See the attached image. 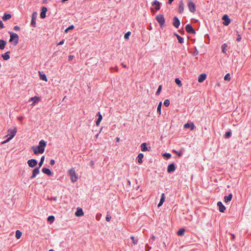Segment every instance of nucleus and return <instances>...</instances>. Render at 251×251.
Wrapping results in <instances>:
<instances>
[{
  "label": "nucleus",
  "instance_id": "nucleus-56",
  "mask_svg": "<svg viewBox=\"0 0 251 251\" xmlns=\"http://www.w3.org/2000/svg\"><path fill=\"white\" fill-rule=\"evenodd\" d=\"M4 27L3 24L1 21H0V28H2Z\"/></svg>",
  "mask_w": 251,
  "mask_h": 251
},
{
  "label": "nucleus",
  "instance_id": "nucleus-59",
  "mask_svg": "<svg viewBox=\"0 0 251 251\" xmlns=\"http://www.w3.org/2000/svg\"><path fill=\"white\" fill-rule=\"evenodd\" d=\"M50 200L56 201L57 200L56 197H51L50 199Z\"/></svg>",
  "mask_w": 251,
  "mask_h": 251
},
{
  "label": "nucleus",
  "instance_id": "nucleus-36",
  "mask_svg": "<svg viewBox=\"0 0 251 251\" xmlns=\"http://www.w3.org/2000/svg\"><path fill=\"white\" fill-rule=\"evenodd\" d=\"M196 31L192 26L189 24V34H195Z\"/></svg>",
  "mask_w": 251,
  "mask_h": 251
},
{
  "label": "nucleus",
  "instance_id": "nucleus-44",
  "mask_svg": "<svg viewBox=\"0 0 251 251\" xmlns=\"http://www.w3.org/2000/svg\"><path fill=\"white\" fill-rule=\"evenodd\" d=\"M131 239L132 241V243L134 244V245H137V243H138V240L137 239H135L134 237V236H131Z\"/></svg>",
  "mask_w": 251,
  "mask_h": 251
},
{
  "label": "nucleus",
  "instance_id": "nucleus-5",
  "mask_svg": "<svg viewBox=\"0 0 251 251\" xmlns=\"http://www.w3.org/2000/svg\"><path fill=\"white\" fill-rule=\"evenodd\" d=\"M38 14L36 12H34L32 14V18L31 21V25L32 27H36V20Z\"/></svg>",
  "mask_w": 251,
  "mask_h": 251
},
{
  "label": "nucleus",
  "instance_id": "nucleus-48",
  "mask_svg": "<svg viewBox=\"0 0 251 251\" xmlns=\"http://www.w3.org/2000/svg\"><path fill=\"white\" fill-rule=\"evenodd\" d=\"M195 128V125L192 122H189V128L191 130H193Z\"/></svg>",
  "mask_w": 251,
  "mask_h": 251
},
{
  "label": "nucleus",
  "instance_id": "nucleus-1",
  "mask_svg": "<svg viewBox=\"0 0 251 251\" xmlns=\"http://www.w3.org/2000/svg\"><path fill=\"white\" fill-rule=\"evenodd\" d=\"M47 142L43 140L40 141L37 146L31 147V149L35 154L43 153L45 151V148L46 146Z\"/></svg>",
  "mask_w": 251,
  "mask_h": 251
},
{
  "label": "nucleus",
  "instance_id": "nucleus-19",
  "mask_svg": "<svg viewBox=\"0 0 251 251\" xmlns=\"http://www.w3.org/2000/svg\"><path fill=\"white\" fill-rule=\"evenodd\" d=\"M206 78V75L205 74H201L198 77V81L200 83L202 82Z\"/></svg>",
  "mask_w": 251,
  "mask_h": 251
},
{
  "label": "nucleus",
  "instance_id": "nucleus-52",
  "mask_svg": "<svg viewBox=\"0 0 251 251\" xmlns=\"http://www.w3.org/2000/svg\"><path fill=\"white\" fill-rule=\"evenodd\" d=\"M74 55H70L69 56H68V59L69 61H71L73 60V59L74 58Z\"/></svg>",
  "mask_w": 251,
  "mask_h": 251
},
{
  "label": "nucleus",
  "instance_id": "nucleus-61",
  "mask_svg": "<svg viewBox=\"0 0 251 251\" xmlns=\"http://www.w3.org/2000/svg\"><path fill=\"white\" fill-rule=\"evenodd\" d=\"M146 247H148V248H147V249H146V251H149L150 250V249H151V248L148 246V244L146 245Z\"/></svg>",
  "mask_w": 251,
  "mask_h": 251
},
{
  "label": "nucleus",
  "instance_id": "nucleus-17",
  "mask_svg": "<svg viewBox=\"0 0 251 251\" xmlns=\"http://www.w3.org/2000/svg\"><path fill=\"white\" fill-rule=\"evenodd\" d=\"M42 171L43 173L47 174L49 176H51L52 175V173L48 168H43L42 170Z\"/></svg>",
  "mask_w": 251,
  "mask_h": 251
},
{
  "label": "nucleus",
  "instance_id": "nucleus-16",
  "mask_svg": "<svg viewBox=\"0 0 251 251\" xmlns=\"http://www.w3.org/2000/svg\"><path fill=\"white\" fill-rule=\"evenodd\" d=\"M141 150L142 151H150L151 147H149V149L147 147V144L146 143H143L141 145Z\"/></svg>",
  "mask_w": 251,
  "mask_h": 251
},
{
  "label": "nucleus",
  "instance_id": "nucleus-30",
  "mask_svg": "<svg viewBox=\"0 0 251 251\" xmlns=\"http://www.w3.org/2000/svg\"><path fill=\"white\" fill-rule=\"evenodd\" d=\"M39 75H40V79L42 80H44L47 81V78L45 74H42L40 72H39Z\"/></svg>",
  "mask_w": 251,
  "mask_h": 251
},
{
  "label": "nucleus",
  "instance_id": "nucleus-21",
  "mask_svg": "<svg viewBox=\"0 0 251 251\" xmlns=\"http://www.w3.org/2000/svg\"><path fill=\"white\" fill-rule=\"evenodd\" d=\"M144 157V154L142 153H140L137 157V162L139 164H141L143 163V161H142V159Z\"/></svg>",
  "mask_w": 251,
  "mask_h": 251
},
{
  "label": "nucleus",
  "instance_id": "nucleus-18",
  "mask_svg": "<svg viewBox=\"0 0 251 251\" xmlns=\"http://www.w3.org/2000/svg\"><path fill=\"white\" fill-rule=\"evenodd\" d=\"M84 213L83 212L82 209L80 207H78L77 208V210L75 213V215L77 217L81 216L83 215Z\"/></svg>",
  "mask_w": 251,
  "mask_h": 251
},
{
  "label": "nucleus",
  "instance_id": "nucleus-51",
  "mask_svg": "<svg viewBox=\"0 0 251 251\" xmlns=\"http://www.w3.org/2000/svg\"><path fill=\"white\" fill-rule=\"evenodd\" d=\"M13 29L15 31H19L20 29V27L18 25H15L14 26Z\"/></svg>",
  "mask_w": 251,
  "mask_h": 251
},
{
  "label": "nucleus",
  "instance_id": "nucleus-55",
  "mask_svg": "<svg viewBox=\"0 0 251 251\" xmlns=\"http://www.w3.org/2000/svg\"><path fill=\"white\" fill-rule=\"evenodd\" d=\"M64 43V40H62V41H60L58 44L57 45H62Z\"/></svg>",
  "mask_w": 251,
  "mask_h": 251
},
{
  "label": "nucleus",
  "instance_id": "nucleus-10",
  "mask_svg": "<svg viewBox=\"0 0 251 251\" xmlns=\"http://www.w3.org/2000/svg\"><path fill=\"white\" fill-rule=\"evenodd\" d=\"M196 11V7L195 4L192 1H189V11L192 13H195Z\"/></svg>",
  "mask_w": 251,
  "mask_h": 251
},
{
  "label": "nucleus",
  "instance_id": "nucleus-64",
  "mask_svg": "<svg viewBox=\"0 0 251 251\" xmlns=\"http://www.w3.org/2000/svg\"><path fill=\"white\" fill-rule=\"evenodd\" d=\"M151 239L152 240V241H154V239H155V236L154 235H152V237H151Z\"/></svg>",
  "mask_w": 251,
  "mask_h": 251
},
{
  "label": "nucleus",
  "instance_id": "nucleus-32",
  "mask_svg": "<svg viewBox=\"0 0 251 251\" xmlns=\"http://www.w3.org/2000/svg\"><path fill=\"white\" fill-rule=\"evenodd\" d=\"M54 220H55L54 216H52V215L49 216L48 218V221L50 224H51L52 223H53L54 222Z\"/></svg>",
  "mask_w": 251,
  "mask_h": 251
},
{
  "label": "nucleus",
  "instance_id": "nucleus-53",
  "mask_svg": "<svg viewBox=\"0 0 251 251\" xmlns=\"http://www.w3.org/2000/svg\"><path fill=\"white\" fill-rule=\"evenodd\" d=\"M241 40V36L240 35H238L236 40L237 41H240Z\"/></svg>",
  "mask_w": 251,
  "mask_h": 251
},
{
  "label": "nucleus",
  "instance_id": "nucleus-49",
  "mask_svg": "<svg viewBox=\"0 0 251 251\" xmlns=\"http://www.w3.org/2000/svg\"><path fill=\"white\" fill-rule=\"evenodd\" d=\"M111 218V217L110 215L107 214L106 216V221L107 222L110 221V219Z\"/></svg>",
  "mask_w": 251,
  "mask_h": 251
},
{
  "label": "nucleus",
  "instance_id": "nucleus-29",
  "mask_svg": "<svg viewBox=\"0 0 251 251\" xmlns=\"http://www.w3.org/2000/svg\"><path fill=\"white\" fill-rule=\"evenodd\" d=\"M40 100V98L38 97H34L30 98V101H32L33 103H36Z\"/></svg>",
  "mask_w": 251,
  "mask_h": 251
},
{
  "label": "nucleus",
  "instance_id": "nucleus-54",
  "mask_svg": "<svg viewBox=\"0 0 251 251\" xmlns=\"http://www.w3.org/2000/svg\"><path fill=\"white\" fill-rule=\"evenodd\" d=\"M50 164L51 165H53L55 164V161L54 159H51Z\"/></svg>",
  "mask_w": 251,
  "mask_h": 251
},
{
  "label": "nucleus",
  "instance_id": "nucleus-20",
  "mask_svg": "<svg viewBox=\"0 0 251 251\" xmlns=\"http://www.w3.org/2000/svg\"><path fill=\"white\" fill-rule=\"evenodd\" d=\"M97 115L98 116V118L96 122V125L97 126H99L100 122L102 120V116L100 112L97 113Z\"/></svg>",
  "mask_w": 251,
  "mask_h": 251
},
{
  "label": "nucleus",
  "instance_id": "nucleus-63",
  "mask_svg": "<svg viewBox=\"0 0 251 251\" xmlns=\"http://www.w3.org/2000/svg\"><path fill=\"white\" fill-rule=\"evenodd\" d=\"M122 66L124 67V68H127V66L126 65L124 64L123 63L122 64Z\"/></svg>",
  "mask_w": 251,
  "mask_h": 251
},
{
  "label": "nucleus",
  "instance_id": "nucleus-33",
  "mask_svg": "<svg viewBox=\"0 0 251 251\" xmlns=\"http://www.w3.org/2000/svg\"><path fill=\"white\" fill-rule=\"evenodd\" d=\"M227 45L226 43L223 44L222 46V52L224 53H226V48L227 47Z\"/></svg>",
  "mask_w": 251,
  "mask_h": 251
},
{
  "label": "nucleus",
  "instance_id": "nucleus-23",
  "mask_svg": "<svg viewBox=\"0 0 251 251\" xmlns=\"http://www.w3.org/2000/svg\"><path fill=\"white\" fill-rule=\"evenodd\" d=\"M10 52L9 51H8L5 53L2 54V57L4 60H7L10 58V55L9 54Z\"/></svg>",
  "mask_w": 251,
  "mask_h": 251
},
{
  "label": "nucleus",
  "instance_id": "nucleus-6",
  "mask_svg": "<svg viewBox=\"0 0 251 251\" xmlns=\"http://www.w3.org/2000/svg\"><path fill=\"white\" fill-rule=\"evenodd\" d=\"M180 23L178 18L175 16L173 20V25L176 28H178L180 25Z\"/></svg>",
  "mask_w": 251,
  "mask_h": 251
},
{
  "label": "nucleus",
  "instance_id": "nucleus-12",
  "mask_svg": "<svg viewBox=\"0 0 251 251\" xmlns=\"http://www.w3.org/2000/svg\"><path fill=\"white\" fill-rule=\"evenodd\" d=\"M47 11V8L46 7H43L41 9V12L40 13V17L41 19H44L46 17V12Z\"/></svg>",
  "mask_w": 251,
  "mask_h": 251
},
{
  "label": "nucleus",
  "instance_id": "nucleus-39",
  "mask_svg": "<svg viewBox=\"0 0 251 251\" xmlns=\"http://www.w3.org/2000/svg\"><path fill=\"white\" fill-rule=\"evenodd\" d=\"M175 82L179 87L182 86L181 81V80L178 78H176L175 79Z\"/></svg>",
  "mask_w": 251,
  "mask_h": 251
},
{
  "label": "nucleus",
  "instance_id": "nucleus-43",
  "mask_svg": "<svg viewBox=\"0 0 251 251\" xmlns=\"http://www.w3.org/2000/svg\"><path fill=\"white\" fill-rule=\"evenodd\" d=\"M131 34V32H129V31H128L127 32H126L125 35H124V38L126 40H127L129 39V37L130 36V35Z\"/></svg>",
  "mask_w": 251,
  "mask_h": 251
},
{
  "label": "nucleus",
  "instance_id": "nucleus-38",
  "mask_svg": "<svg viewBox=\"0 0 251 251\" xmlns=\"http://www.w3.org/2000/svg\"><path fill=\"white\" fill-rule=\"evenodd\" d=\"M44 159H45V156H42L41 158V159H40V161L39 163V168L41 167V166H42V165L44 163Z\"/></svg>",
  "mask_w": 251,
  "mask_h": 251
},
{
  "label": "nucleus",
  "instance_id": "nucleus-50",
  "mask_svg": "<svg viewBox=\"0 0 251 251\" xmlns=\"http://www.w3.org/2000/svg\"><path fill=\"white\" fill-rule=\"evenodd\" d=\"M12 139H10V137H9L6 140H4V141L2 142V144H4L6 143L7 142H9L10 140Z\"/></svg>",
  "mask_w": 251,
  "mask_h": 251
},
{
  "label": "nucleus",
  "instance_id": "nucleus-34",
  "mask_svg": "<svg viewBox=\"0 0 251 251\" xmlns=\"http://www.w3.org/2000/svg\"><path fill=\"white\" fill-rule=\"evenodd\" d=\"M161 106H162V102L160 101L158 106H157V113L160 115L161 114Z\"/></svg>",
  "mask_w": 251,
  "mask_h": 251
},
{
  "label": "nucleus",
  "instance_id": "nucleus-25",
  "mask_svg": "<svg viewBox=\"0 0 251 251\" xmlns=\"http://www.w3.org/2000/svg\"><path fill=\"white\" fill-rule=\"evenodd\" d=\"M6 44V42L4 40H0V49L3 50L5 48V46Z\"/></svg>",
  "mask_w": 251,
  "mask_h": 251
},
{
  "label": "nucleus",
  "instance_id": "nucleus-14",
  "mask_svg": "<svg viewBox=\"0 0 251 251\" xmlns=\"http://www.w3.org/2000/svg\"><path fill=\"white\" fill-rule=\"evenodd\" d=\"M152 6H154L156 10H159L160 9V3L157 0H155L152 2Z\"/></svg>",
  "mask_w": 251,
  "mask_h": 251
},
{
  "label": "nucleus",
  "instance_id": "nucleus-28",
  "mask_svg": "<svg viewBox=\"0 0 251 251\" xmlns=\"http://www.w3.org/2000/svg\"><path fill=\"white\" fill-rule=\"evenodd\" d=\"M11 15L10 14H6L5 13L2 17V19L3 21H6L11 18Z\"/></svg>",
  "mask_w": 251,
  "mask_h": 251
},
{
  "label": "nucleus",
  "instance_id": "nucleus-45",
  "mask_svg": "<svg viewBox=\"0 0 251 251\" xmlns=\"http://www.w3.org/2000/svg\"><path fill=\"white\" fill-rule=\"evenodd\" d=\"M161 89H162V86L161 85H159L158 89H157V90L156 92V95H159L161 91Z\"/></svg>",
  "mask_w": 251,
  "mask_h": 251
},
{
  "label": "nucleus",
  "instance_id": "nucleus-26",
  "mask_svg": "<svg viewBox=\"0 0 251 251\" xmlns=\"http://www.w3.org/2000/svg\"><path fill=\"white\" fill-rule=\"evenodd\" d=\"M183 6H184V4H183V3L182 2V1H180L179 3L178 10V12L179 13H181L182 12H183V10H184Z\"/></svg>",
  "mask_w": 251,
  "mask_h": 251
},
{
  "label": "nucleus",
  "instance_id": "nucleus-8",
  "mask_svg": "<svg viewBox=\"0 0 251 251\" xmlns=\"http://www.w3.org/2000/svg\"><path fill=\"white\" fill-rule=\"evenodd\" d=\"M27 164L30 167L33 168L37 164V161L35 159H29L27 161Z\"/></svg>",
  "mask_w": 251,
  "mask_h": 251
},
{
  "label": "nucleus",
  "instance_id": "nucleus-31",
  "mask_svg": "<svg viewBox=\"0 0 251 251\" xmlns=\"http://www.w3.org/2000/svg\"><path fill=\"white\" fill-rule=\"evenodd\" d=\"M185 229L184 228H180L179 229L177 232V234L178 235V236H182L184 235V233L185 232Z\"/></svg>",
  "mask_w": 251,
  "mask_h": 251
},
{
  "label": "nucleus",
  "instance_id": "nucleus-57",
  "mask_svg": "<svg viewBox=\"0 0 251 251\" xmlns=\"http://www.w3.org/2000/svg\"><path fill=\"white\" fill-rule=\"evenodd\" d=\"M184 127L185 128H188V126H189L188 122H187L186 124H185L184 125Z\"/></svg>",
  "mask_w": 251,
  "mask_h": 251
},
{
  "label": "nucleus",
  "instance_id": "nucleus-27",
  "mask_svg": "<svg viewBox=\"0 0 251 251\" xmlns=\"http://www.w3.org/2000/svg\"><path fill=\"white\" fill-rule=\"evenodd\" d=\"M174 35L177 37V39L178 41V42L180 44H182L184 42V39L182 37L180 36L178 34L176 33H174Z\"/></svg>",
  "mask_w": 251,
  "mask_h": 251
},
{
  "label": "nucleus",
  "instance_id": "nucleus-2",
  "mask_svg": "<svg viewBox=\"0 0 251 251\" xmlns=\"http://www.w3.org/2000/svg\"><path fill=\"white\" fill-rule=\"evenodd\" d=\"M10 35L9 42H13V45L14 46H16L18 44L19 42V37L17 34L9 32Z\"/></svg>",
  "mask_w": 251,
  "mask_h": 251
},
{
  "label": "nucleus",
  "instance_id": "nucleus-22",
  "mask_svg": "<svg viewBox=\"0 0 251 251\" xmlns=\"http://www.w3.org/2000/svg\"><path fill=\"white\" fill-rule=\"evenodd\" d=\"M232 198V194H229L228 196H226L224 197V200L225 202L227 203L229 201H230Z\"/></svg>",
  "mask_w": 251,
  "mask_h": 251
},
{
  "label": "nucleus",
  "instance_id": "nucleus-46",
  "mask_svg": "<svg viewBox=\"0 0 251 251\" xmlns=\"http://www.w3.org/2000/svg\"><path fill=\"white\" fill-rule=\"evenodd\" d=\"M224 79L225 80H227V81H229V80H230V77L229 74L228 73V74L226 75L224 77Z\"/></svg>",
  "mask_w": 251,
  "mask_h": 251
},
{
  "label": "nucleus",
  "instance_id": "nucleus-60",
  "mask_svg": "<svg viewBox=\"0 0 251 251\" xmlns=\"http://www.w3.org/2000/svg\"><path fill=\"white\" fill-rule=\"evenodd\" d=\"M174 0H168V3L171 4Z\"/></svg>",
  "mask_w": 251,
  "mask_h": 251
},
{
  "label": "nucleus",
  "instance_id": "nucleus-47",
  "mask_svg": "<svg viewBox=\"0 0 251 251\" xmlns=\"http://www.w3.org/2000/svg\"><path fill=\"white\" fill-rule=\"evenodd\" d=\"M164 105L166 107L170 105V100L168 99L165 100L164 101Z\"/></svg>",
  "mask_w": 251,
  "mask_h": 251
},
{
  "label": "nucleus",
  "instance_id": "nucleus-4",
  "mask_svg": "<svg viewBox=\"0 0 251 251\" xmlns=\"http://www.w3.org/2000/svg\"><path fill=\"white\" fill-rule=\"evenodd\" d=\"M155 19L157 21V22L159 23V24L161 27H163L164 26L165 23V19L164 18L163 15L159 14V15H157L155 17Z\"/></svg>",
  "mask_w": 251,
  "mask_h": 251
},
{
  "label": "nucleus",
  "instance_id": "nucleus-3",
  "mask_svg": "<svg viewBox=\"0 0 251 251\" xmlns=\"http://www.w3.org/2000/svg\"><path fill=\"white\" fill-rule=\"evenodd\" d=\"M69 175L72 182H74L78 179V176L75 173L74 168H72L69 170Z\"/></svg>",
  "mask_w": 251,
  "mask_h": 251
},
{
  "label": "nucleus",
  "instance_id": "nucleus-37",
  "mask_svg": "<svg viewBox=\"0 0 251 251\" xmlns=\"http://www.w3.org/2000/svg\"><path fill=\"white\" fill-rule=\"evenodd\" d=\"M231 131H226L225 134V137L226 138H229L231 136Z\"/></svg>",
  "mask_w": 251,
  "mask_h": 251
},
{
  "label": "nucleus",
  "instance_id": "nucleus-11",
  "mask_svg": "<svg viewBox=\"0 0 251 251\" xmlns=\"http://www.w3.org/2000/svg\"><path fill=\"white\" fill-rule=\"evenodd\" d=\"M39 169H40V168L38 167V168H36L33 170L32 174L31 176L30 177V179H33V178H35L36 176L39 174V173H40Z\"/></svg>",
  "mask_w": 251,
  "mask_h": 251
},
{
  "label": "nucleus",
  "instance_id": "nucleus-15",
  "mask_svg": "<svg viewBox=\"0 0 251 251\" xmlns=\"http://www.w3.org/2000/svg\"><path fill=\"white\" fill-rule=\"evenodd\" d=\"M217 206L219 207V210L221 212H224L226 210V207L223 204L221 201L217 202Z\"/></svg>",
  "mask_w": 251,
  "mask_h": 251
},
{
  "label": "nucleus",
  "instance_id": "nucleus-9",
  "mask_svg": "<svg viewBox=\"0 0 251 251\" xmlns=\"http://www.w3.org/2000/svg\"><path fill=\"white\" fill-rule=\"evenodd\" d=\"M176 168L175 164L174 163H172L168 165L167 167V172L169 173L173 172L175 171Z\"/></svg>",
  "mask_w": 251,
  "mask_h": 251
},
{
  "label": "nucleus",
  "instance_id": "nucleus-35",
  "mask_svg": "<svg viewBox=\"0 0 251 251\" xmlns=\"http://www.w3.org/2000/svg\"><path fill=\"white\" fill-rule=\"evenodd\" d=\"M22 232H21L20 230H17L16 231V237L19 239L21 238L22 236Z\"/></svg>",
  "mask_w": 251,
  "mask_h": 251
},
{
  "label": "nucleus",
  "instance_id": "nucleus-42",
  "mask_svg": "<svg viewBox=\"0 0 251 251\" xmlns=\"http://www.w3.org/2000/svg\"><path fill=\"white\" fill-rule=\"evenodd\" d=\"M173 151L175 152L176 153L178 156H181L182 155V154H183L182 151L181 150H180L178 151H177L176 150H173Z\"/></svg>",
  "mask_w": 251,
  "mask_h": 251
},
{
  "label": "nucleus",
  "instance_id": "nucleus-24",
  "mask_svg": "<svg viewBox=\"0 0 251 251\" xmlns=\"http://www.w3.org/2000/svg\"><path fill=\"white\" fill-rule=\"evenodd\" d=\"M165 195L164 193H162L161 195V197L159 203L158 204V207L161 206L163 204V202L165 201Z\"/></svg>",
  "mask_w": 251,
  "mask_h": 251
},
{
  "label": "nucleus",
  "instance_id": "nucleus-13",
  "mask_svg": "<svg viewBox=\"0 0 251 251\" xmlns=\"http://www.w3.org/2000/svg\"><path fill=\"white\" fill-rule=\"evenodd\" d=\"M8 132L11 134L10 136H9L10 139H12L16 134V132H17L16 128L14 127L13 129H9L8 130Z\"/></svg>",
  "mask_w": 251,
  "mask_h": 251
},
{
  "label": "nucleus",
  "instance_id": "nucleus-40",
  "mask_svg": "<svg viewBox=\"0 0 251 251\" xmlns=\"http://www.w3.org/2000/svg\"><path fill=\"white\" fill-rule=\"evenodd\" d=\"M163 156L168 159L171 157V154L170 153L166 152L163 154Z\"/></svg>",
  "mask_w": 251,
  "mask_h": 251
},
{
  "label": "nucleus",
  "instance_id": "nucleus-41",
  "mask_svg": "<svg viewBox=\"0 0 251 251\" xmlns=\"http://www.w3.org/2000/svg\"><path fill=\"white\" fill-rule=\"evenodd\" d=\"M74 28V25H70L68 28H67L65 30V33H67L68 32V31L70 30H71V29H73Z\"/></svg>",
  "mask_w": 251,
  "mask_h": 251
},
{
  "label": "nucleus",
  "instance_id": "nucleus-62",
  "mask_svg": "<svg viewBox=\"0 0 251 251\" xmlns=\"http://www.w3.org/2000/svg\"><path fill=\"white\" fill-rule=\"evenodd\" d=\"M90 163L91 166L92 167L94 165V161H91Z\"/></svg>",
  "mask_w": 251,
  "mask_h": 251
},
{
  "label": "nucleus",
  "instance_id": "nucleus-7",
  "mask_svg": "<svg viewBox=\"0 0 251 251\" xmlns=\"http://www.w3.org/2000/svg\"><path fill=\"white\" fill-rule=\"evenodd\" d=\"M223 21V24L225 25H228L230 23V19L227 15H224L222 17Z\"/></svg>",
  "mask_w": 251,
  "mask_h": 251
},
{
  "label": "nucleus",
  "instance_id": "nucleus-58",
  "mask_svg": "<svg viewBox=\"0 0 251 251\" xmlns=\"http://www.w3.org/2000/svg\"><path fill=\"white\" fill-rule=\"evenodd\" d=\"M185 29L187 32H188V24L186 25L185 26Z\"/></svg>",
  "mask_w": 251,
  "mask_h": 251
}]
</instances>
